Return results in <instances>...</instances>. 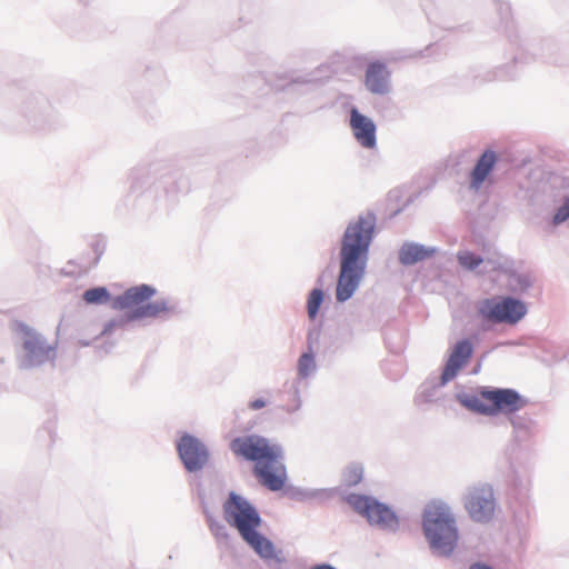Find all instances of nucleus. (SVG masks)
I'll return each mask as SVG.
<instances>
[{
    "mask_svg": "<svg viewBox=\"0 0 569 569\" xmlns=\"http://www.w3.org/2000/svg\"><path fill=\"white\" fill-rule=\"evenodd\" d=\"M375 230V217H359L346 229L341 246V267L337 283V300H348L363 276L368 249Z\"/></svg>",
    "mask_w": 569,
    "mask_h": 569,
    "instance_id": "nucleus-1",
    "label": "nucleus"
},
{
    "mask_svg": "<svg viewBox=\"0 0 569 569\" xmlns=\"http://www.w3.org/2000/svg\"><path fill=\"white\" fill-rule=\"evenodd\" d=\"M230 449L234 456L254 462L253 472L261 485L272 491L283 488L287 470L280 446L264 437L249 435L231 440Z\"/></svg>",
    "mask_w": 569,
    "mask_h": 569,
    "instance_id": "nucleus-2",
    "label": "nucleus"
},
{
    "mask_svg": "<svg viewBox=\"0 0 569 569\" xmlns=\"http://www.w3.org/2000/svg\"><path fill=\"white\" fill-rule=\"evenodd\" d=\"M223 517L257 553L263 558L274 556L271 541L257 531L261 523L258 511L244 498L231 492L223 503Z\"/></svg>",
    "mask_w": 569,
    "mask_h": 569,
    "instance_id": "nucleus-3",
    "label": "nucleus"
},
{
    "mask_svg": "<svg viewBox=\"0 0 569 569\" xmlns=\"http://www.w3.org/2000/svg\"><path fill=\"white\" fill-rule=\"evenodd\" d=\"M423 531L431 549L440 556H449L458 543L456 519L448 506L429 503L423 511Z\"/></svg>",
    "mask_w": 569,
    "mask_h": 569,
    "instance_id": "nucleus-4",
    "label": "nucleus"
},
{
    "mask_svg": "<svg viewBox=\"0 0 569 569\" xmlns=\"http://www.w3.org/2000/svg\"><path fill=\"white\" fill-rule=\"evenodd\" d=\"M526 406V400L512 389L481 390L471 407L480 413H513Z\"/></svg>",
    "mask_w": 569,
    "mask_h": 569,
    "instance_id": "nucleus-5",
    "label": "nucleus"
},
{
    "mask_svg": "<svg viewBox=\"0 0 569 569\" xmlns=\"http://www.w3.org/2000/svg\"><path fill=\"white\" fill-rule=\"evenodd\" d=\"M479 315L495 323H517L527 312L525 303L513 298L485 299L479 303Z\"/></svg>",
    "mask_w": 569,
    "mask_h": 569,
    "instance_id": "nucleus-6",
    "label": "nucleus"
},
{
    "mask_svg": "<svg viewBox=\"0 0 569 569\" xmlns=\"http://www.w3.org/2000/svg\"><path fill=\"white\" fill-rule=\"evenodd\" d=\"M348 503L361 516L366 517L371 525H377L385 529H395L398 527V518L387 506L377 500L361 496L350 495Z\"/></svg>",
    "mask_w": 569,
    "mask_h": 569,
    "instance_id": "nucleus-7",
    "label": "nucleus"
},
{
    "mask_svg": "<svg viewBox=\"0 0 569 569\" xmlns=\"http://www.w3.org/2000/svg\"><path fill=\"white\" fill-rule=\"evenodd\" d=\"M465 508L477 522H488L496 511V498L491 486L481 485L469 489L465 497Z\"/></svg>",
    "mask_w": 569,
    "mask_h": 569,
    "instance_id": "nucleus-8",
    "label": "nucleus"
},
{
    "mask_svg": "<svg viewBox=\"0 0 569 569\" xmlns=\"http://www.w3.org/2000/svg\"><path fill=\"white\" fill-rule=\"evenodd\" d=\"M179 456L189 471L201 469L208 461L206 447L194 437L186 435L180 438L177 446Z\"/></svg>",
    "mask_w": 569,
    "mask_h": 569,
    "instance_id": "nucleus-9",
    "label": "nucleus"
},
{
    "mask_svg": "<svg viewBox=\"0 0 569 569\" xmlns=\"http://www.w3.org/2000/svg\"><path fill=\"white\" fill-rule=\"evenodd\" d=\"M350 128L361 147L367 149L376 147V124L355 108L350 112Z\"/></svg>",
    "mask_w": 569,
    "mask_h": 569,
    "instance_id": "nucleus-10",
    "label": "nucleus"
},
{
    "mask_svg": "<svg viewBox=\"0 0 569 569\" xmlns=\"http://www.w3.org/2000/svg\"><path fill=\"white\" fill-rule=\"evenodd\" d=\"M389 78L387 66L381 61H373L367 67L365 84L370 92L383 94L389 90Z\"/></svg>",
    "mask_w": 569,
    "mask_h": 569,
    "instance_id": "nucleus-11",
    "label": "nucleus"
},
{
    "mask_svg": "<svg viewBox=\"0 0 569 569\" xmlns=\"http://www.w3.org/2000/svg\"><path fill=\"white\" fill-rule=\"evenodd\" d=\"M472 355V346L468 340L459 341L445 367V370L442 372V380L448 381L452 379L457 372L468 362Z\"/></svg>",
    "mask_w": 569,
    "mask_h": 569,
    "instance_id": "nucleus-12",
    "label": "nucleus"
},
{
    "mask_svg": "<svg viewBox=\"0 0 569 569\" xmlns=\"http://www.w3.org/2000/svg\"><path fill=\"white\" fill-rule=\"evenodd\" d=\"M497 162V154L492 150L485 151L478 159L473 170L470 173V188L480 189Z\"/></svg>",
    "mask_w": 569,
    "mask_h": 569,
    "instance_id": "nucleus-13",
    "label": "nucleus"
},
{
    "mask_svg": "<svg viewBox=\"0 0 569 569\" xmlns=\"http://www.w3.org/2000/svg\"><path fill=\"white\" fill-rule=\"evenodd\" d=\"M154 295L156 290L144 284V318H163L173 310L169 300H153Z\"/></svg>",
    "mask_w": 569,
    "mask_h": 569,
    "instance_id": "nucleus-14",
    "label": "nucleus"
},
{
    "mask_svg": "<svg viewBox=\"0 0 569 569\" xmlns=\"http://www.w3.org/2000/svg\"><path fill=\"white\" fill-rule=\"evenodd\" d=\"M433 252V249H426L415 243H405L399 251V260L402 264H413L432 256Z\"/></svg>",
    "mask_w": 569,
    "mask_h": 569,
    "instance_id": "nucleus-15",
    "label": "nucleus"
},
{
    "mask_svg": "<svg viewBox=\"0 0 569 569\" xmlns=\"http://www.w3.org/2000/svg\"><path fill=\"white\" fill-rule=\"evenodd\" d=\"M23 348L31 357H39L47 355L50 350L49 346H47L41 338L40 335L33 331H27L26 338L23 341Z\"/></svg>",
    "mask_w": 569,
    "mask_h": 569,
    "instance_id": "nucleus-16",
    "label": "nucleus"
},
{
    "mask_svg": "<svg viewBox=\"0 0 569 569\" xmlns=\"http://www.w3.org/2000/svg\"><path fill=\"white\" fill-rule=\"evenodd\" d=\"M142 300V289L136 288L128 290L124 295L118 297L114 305L120 308H129Z\"/></svg>",
    "mask_w": 569,
    "mask_h": 569,
    "instance_id": "nucleus-17",
    "label": "nucleus"
},
{
    "mask_svg": "<svg viewBox=\"0 0 569 569\" xmlns=\"http://www.w3.org/2000/svg\"><path fill=\"white\" fill-rule=\"evenodd\" d=\"M323 301V292L321 289H313L307 301L308 317L313 320L319 311V308Z\"/></svg>",
    "mask_w": 569,
    "mask_h": 569,
    "instance_id": "nucleus-18",
    "label": "nucleus"
},
{
    "mask_svg": "<svg viewBox=\"0 0 569 569\" xmlns=\"http://www.w3.org/2000/svg\"><path fill=\"white\" fill-rule=\"evenodd\" d=\"M110 296L106 288L97 287L84 291L83 300L87 303H104L109 300Z\"/></svg>",
    "mask_w": 569,
    "mask_h": 569,
    "instance_id": "nucleus-19",
    "label": "nucleus"
},
{
    "mask_svg": "<svg viewBox=\"0 0 569 569\" xmlns=\"http://www.w3.org/2000/svg\"><path fill=\"white\" fill-rule=\"evenodd\" d=\"M458 261L467 269H475L482 262V259L470 251H462L458 253Z\"/></svg>",
    "mask_w": 569,
    "mask_h": 569,
    "instance_id": "nucleus-20",
    "label": "nucleus"
},
{
    "mask_svg": "<svg viewBox=\"0 0 569 569\" xmlns=\"http://www.w3.org/2000/svg\"><path fill=\"white\" fill-rule=\"evenodd\" d=\"M315 368V360L311 353H303L299 359V373L300 376H308Z\"/></svg>",
    "mask_w": 569,
    "mask_h": 569,
    "instance_id": "nucleus-21",
    "label": "nucleus"
},
{
    "mask_svg": "<svg viewBox=\"0 0 569 569\" xmlns=\"http://www.w3.org/2000/svg\"><path fill=\"white\" fill-rule=\"evenodd\" d=\"M362 479V468L352 466L348 468L345 475V481L349 486L358 485Z\"/></svg>",
    "mask_w": 569,
    "mask_h": 569,
    "instance_id": "nucleus-22",
    "label": "nucleus"
},
{
    "mask_svg": "<svg viewBox=\"0 0 569 569\" xmlns=\"http://www.w3.org/2000/svg\"><path fill=\"white\" fill-rule=\"evenodd\" d=\"M569 218V197L566 198L563 204L557 210L553 217V223L559 224Z\"/></svg>",
    "mask_w": 569,
    "mask_h": 569,
    "instance_id": "nucleus-23",
    "label": "nucleus"
},
{
    "mask_svg": "<svg viewBox=\"0 0 569 569\" xmlns=\"http://www.w3.org/2000/svg\"><path fill=\"white\" fill-rule=\"evenodd\" d=\"M267 401L263 399H256L249 403V408L252 410H259L263 407H266Z\"/></svg>",
    "mask_w": 569,
    "mask_h": 569,
    "instance_id": "nucleus-24",
    "label": "nucleus"
},
{
    "mask_svg": "<svg viewBox=\"0 0 569 569\" xmlns=\"http://www.w3.org/2000/svg\"><path fill=\"white\" fill-rule=\"evenodd\" d=\"M470 569H492L491 567L483 563H475L470 567Z\"/></svg>",
    "mask_w": 569,
    "mask_h": 569,
    "instance_id": "nucleus-25",
    "label": "nucleus"
},
{
    "mask_svg": "<svg viewBox=\"0 0 569 569\" xmlns=\"http://www.w3.org/2000/svg\"><path fill=\"white\" fill-rule=\"evenodd\" d=\"M313 569H336V568L330 565H319V566H316Z\"/></svg>",
    "mask_w": 569,
    "mask_h": 569,
    "instance_id": "nucleus-26",
    "label": "nucleus"
}]
</instances>
